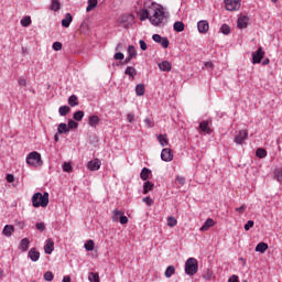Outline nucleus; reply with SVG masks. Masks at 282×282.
<instances>
[{
	"label": "nucleus",
	"mask_w": 282,
	"mask_h": 282,
	"mask_svg": "<svg viewBox=\"0 0 282 282\" xmlns=\"http://www.w3.org/2000/svg\"><path fill=\"white\" fill-rule=\"evenodd\" d=\"M35 228L40 232H45V230H47V228L45 227V223H36L35 224Z\"/></svg>",
	"instance_id": "46"
},
{
	"label": "nucleus",
	"mask_w": 282,
	"mask_h": 282,
	"mask_svg": "<svg viewBox=\"0 0 282 282\" xmlns=\"http://www.w3.org/2000/svg\"><path fill=\"white\" fill-rule=\"evenodd\" d=\"M50 10H52L53 12H58V10H61V1L52 0Z\"/></svg>",
	"instance_id": "29"
},
{
	"label": "nucleus",
	"mask_w": 282,
	"mask_h": 282,
	"mask_svg": "<svg viewBox=\"0 0 282 282\" xmlns=\"http://www.w3.org/2000/svg\"><path fill=\"white\" fill-rule=\"evenodd\" d=\"M254 227V220H248L245 225V230H250V228Z\"/></svg>",
	"instance_id": "52"
},
{
	"label": "nucleus",
	"mask_w": 282,
	"mask_h": 282,
	"mask_svg": "<svg viewBox=\"0 0 282 282\" xmlns=\"http://www.w3.org/2000/svg\"><path fill=\"white\" fill-rule=\"evenodd\" d=\"M18 83H19V85H20L21 87H25V85H28V82L25 80V78H20V79L18 80Z\"/></svg>",
	"instance_id": "63"
},
{
	"label": "nucleus",
	"mask_w": 282,
	"mask_h": 282,
	"mask_svg": "<svg viewBox=\"0 0 282 282\" xmlns=\"http://www.w3.org/2000/svg\"><path fill=\"white\" fill-rule=\"evenodd\" d=\"M126 76H130V78H135L138 76V70L133 66H128L124 70Z\"/></svg>",
	"instance_id": "21"
},
{
	"label": "nucleus",
	"mask_w": 282,
	"mask_h": 282,
	"mask_svg": "<svg viewBox=\"0 0 282 282\" xmlns=\"http://www.w3.org/2000/svg\"><path fill=\"white\" fill-rule=\"evenodd\" d=\"M248 140V131L247 130H240L238 134L235 137L234 142L236 144H243Z\"/></svg>",
	"instance_id": "9"
},
{
	"label": "nucleus",
	"mask_w": 282,
	"mask_h": 282,
	"mask_svg": "<svg viewBox=\"0 0 282 282\" xmlns=\"http://www.w3.org/2000/svg\"><path fill=\"white\" fill-rule=\"evenodd\" d=\"M26 164L33 166L34 169L42 166L43 161L41 160V153L33 151L26 156Z\"/></svg>",
	"instance_id": "3"
},
{
	"label": "nucleus",
	"mask_w": 282,
	"mask_h": 282,
	"mask_svg": "<svg viewBox=\"0 0 282 282\" xmlns=\"http://www.w3.org/2000/svg\"><path fill=\"white\" fill-rule=\"evenodd\" d=\"M150 191H153V183L151 181H147L143 184V195H147Z\"/></svg>",
	"instance_id": "28"
},
{
	"label": "nucleus",
	"mask_w": 282,
	"mask_h": 282,
	"mask_svg": "<svg viewBox=\"0 0 282 282\" xmlns=\"http://www.w3.org/2000/svg\"><path fill=\"white\" fill-rule=\"evenodd\" d=\"M112 215V221H119L121 225L129 224V218L124 216V212L113 209Z\"/></svg>",
	"instance_id": "6"
},
{
	"label": "nucleus",
	"mask_w": 282,
	"mask_h": 282,
	"mask_svg": "<svg viewBox=\"0 0 282 282\" xmlns=\"http://www.w3.org/2000/svg\"><path fill=\"white\" fill-rule=\"evenodd\" d=\"M67 127H68V129H78V122H76L74 120H69Z\"/></svg>",
	"instance_id": "51"
},
{
	"label": "nucleus",
	"mask_w": 282,
	"mask_h": 282,
	"mask_svg": "<svg viewBox=\"0 0 282 282\" xmlns=\"http://www.w3.org/2000/svg\"><path fill=\"white\" fill-rule=\"evenodd\" d=\"M256 155L257 158H259L260 160H263V158H268V151L263 148H258L256 150Z\"/></svg>",
	"instance_id": "24"
},
{
	"label": "nucleus",
	"mask_w": 282,
	"mask_h": 282,
	"mask_svg": "<svg viewBox=\"0 0 282 282\" xmlns=\"http://www.w3.org/2000/svg\"><path fill=\"white\" fill-rule=\"evenodd\" d=\"M53 50H54L55 52H61V50H63V43H61V42H54V43H53Z\"/></svg>",
	"instance_id": "49"
},
{
	"label": "nucleus",
	"mask_w": 282,
	"mask_h": 282,
	"mask_svg": "<svg viewBox=\"0 0 282 282\" xmlns=\"http://www.w3.org/2000/svg\"><path fill=\"white\" fill-rule=\"evenodd\" d=\"M69 111H72V109L69 108V106H62L58 109V113L59 116H67V113H69Z\"/></svg>",
	"instance_id": "39"
},
{
	"label": "nucleus",
	"mask_w": 282,
	"mask_h": 282,
	"mask_svg": "<svg viewBox=\"0 0 282 282\" xmlns=\"http://www.w3.org/2000/svg\"><path fill=\"white\" fill-rule=\"evenodd\" d=\"M134 19L135 17H133V14L126 13L118 19V24L120 25V28H131V25H133Z\"/></svg>",
	"instance_id": "5"
},
{
	"label": "nucleus",
	"mask_w": 282,
	"mask_h": 282,
	"mask_svg": "<svg viewBox=\"0 0 282 282\" xmlns=\"http://www.w3.org/2000/svg\"><path fill=\"white\" fill-rule=\"evenodd\" d=\"M94 240H88L85 245L84 248L85 250H87L88 252H91L94 250Z\"/></svg>",
	"instance_id": "43"
},
{
	"label": "nucleus",
	"mask_w": 282,
	"mask_h": 282,
	"mask_svg": "<svg viewBox=\"0 0 282 282\" xmlns=\"http://www.w3.org/2000/svg\"><path fill=\"white\" fill-rule=\"evenodd\" d=\"M143 203L147 204V206H153V199L149 196L143 198Z\"/></svg>",
	"instance_id": "56"
},
{
	"label": "nucleus",
	"mask_w": 282,
	"mask_h": 282,
	"mask_svg": "<svg viewBox=\"0 0 282 282\" xmlns=\"http://www.w3.org/2000/svg\"><path fill=\"white\" fill-rule=\"evenodd\" d=\"M159 69H161V72H171V69H172L171 62L163 61V62L159 63Z\"/></svg>",
	"instance_id": "19"
},
{
	"label": "nucleus",
	"mask_w": 282,
	"mask_h": 282,
	"mask_svg": "<svg viewBox=\"0 0 282 282\" xmlns=\"http://www.w3.org/2000/svg\"><path fill=\"white\" fill-rule=\"evenodd\" d=\"M63 171H64V173H72V171H73L72 164L64 163Z\"/></svg>",
	"instance_id": "50"
},
{
	"label": "nucleus",
	"mask_w": 282,
	"mask_h": 282,
	"mask_svg": "<svg viewBox=\"0 0 282 282\" xmlns=\"http://www.w3.org/2000/svg\"><path fill=\"white\" fill-rule=\"evenodd\" d=\"M44 252L45 254H52L54 252V240L52 238L45 240Z\"/></svg>",
	"instance_id": "14"
},
{
	"label": "nucleus",
	"mask_w": 282,
	"mask_h": 282,
	"mask_svg": "<svg viewBox=\"0 0 282 282\" xmlns=\"http://www.w3.org/2000/svg\"><path fill=\"white\" fill-rule=\"evenodd\" d=\"M102 162L99 159L91 160L87 163L88 171H99Z\"/></svg>",
	"instance_id": "12"
},
{
	"label": "nucleus",
	"mask_w": 282,
	"mask_h": 282,
	"mask_svg": "<svg viewBox=\"0 0 282 282\" xmlns=\"http://www.w3.org/2000/svg\"><path fill=\"white\" fill-rule=\"evenodd\" d=\"M63 282H72V278L69 275H65L63 278Z\"/></svg>",
	"instance_id": "64"
},
{
	"label": "nucleus",
	"mask_w": 282,
	"mask_h": 282,
	"mask_svg": "<svg viewBox=\"0 0 282 282\" xmlns=\"http://www.w3.org/2000/svg\"><path fill=\"white\" fill-rule=\"evenodd\" d=\"M246 205H241L240 207H236V213H239L240 215H243L246 213Z\"/></svg>",
	"instance_id": "58"
},
{
	"label": "nucleus",
	"mask_w": 282,
	"mask_h": 282,
	"mask_svg": "<svg viewBox=\"0 0 282 282\" xmlns=\"http://www.w3.org/2000/svg\"><path fill=\"white\" fill-rule=\"evenodd\" d=\"M160 44L162 45V47L164 50H166V48H169V45H171V42L169 41V37H163V39H161Z\"/></svg>",
	"instance_id": "47"
},
{
	"label": "nucleus",
	"mask_w": 282,
	"mask_h": 282,
	"mask_svg": "<svg viewBox=\"0 0 282 282\" xmlns=\"http://www.w3.org/2000/svg\"><path fill=\"white\" fill-rule=\"evenodd\" d=\"M167 226L170 228H175V226H177V219L173 216L167 217Z\"/></svg>",
	"instance_id": "41"
},
{
	"label": "nucleus",
	"mask_w": 282,
	"mask_h": 282,
	"mask_svg": "<svg viewBox=\"0 0 282 282\" xmlns=\"http://www.w3.org/2000/svg\"><path fill=\"white\" fill-rule=\"evenodd\" d=\"M161 160L163 162H173V151L169 148H165L161 151Z\"/></svg>",
	"instance_id": "10"
},
{
	"label": "nucleus",
	"mask_w": 282,
	"mask_h": 282,
	"mask_svg": "<svg viewBox=\"0 0 282 282\" xmlns=\"http://www.w3.org/2000/svg\"><path fill=\"white\" fill-rule=\"evenodd\" d=\"M199 129L203 133H210V127L208 126V121H202L199 123Z\"/></svg>",
	"instance_id": "31"
},
{
	"label": "nucleus",
	"mask_w": 282,
	"mask_h": 282,
	"mask_svg": "<svg viewBox=\"0 0 282 282\" xmlns=\"http://www.w3.org/2000/svg\"><path fill=\"white\" fill-rule=\"evenodd\" d=\"M96 6H98V0H88V6L86 8V12H91V10H94V8H96Z\"/></svg>",
	"instance_id": "38"
},
{
	"label": "nucleus",
	"mask_w": 282,
	"mask_h": 282,
	"mask_svg": "<svg viewBox=\"0 0 282 282\" xmlns=\"http://www.w3.org/2000/svg\"><path fill=\"white\" fill-rule=\"evenodd\" d=\"M248 21H250V18H248V15H242V17L238 18L237 25H238L239 30H243V29L248 28Z\"/></svg>",
	"instance_id": "15"
},
{
	"label": "nucleus",
	"mask_w": 282,
	"mask_h": 282,
	"mask_svg": "<svg viewBox=\"0 0 282 282\" xmlns=\"http://www.w3.org/2000/svg\"><path fill=\"white\" fill-rule=\"evenodd\" d=\"M68 105L70 107H78V97L76 95H72L69 98H68Z\"/></svg>",
	"instance_id": "33"
},
{
	"label": "nucleus",
	"mask_w": 282,
	"mask_h": 282,
	"mask_svg": "<svg viewBox=\"0 0 282 282\" xmlns=\"http://www.w3.org/2000/svg\"><path fill=\"white\" fill-rule=\"evenodd\" d=\"M113 58H115V61H123L124 59V54L121 53V52L116 53Z\"/></svg>",
	"instance_id": "55"
},
{
	"label": "nucleus",
	"mask_w": 282,
	"mask_h": 282,
	"mask_svg": "<svg viewBox=\"0 0 282 282\" xmlns=\"http://www.w3.org/2000/svg\"><path fill=\"white\" fill-rule=\"evenodd\" d=\"M28 248H30V239L23 238L20 241L19 250H21V252H28Z\"/></svg>",
	"instance_id": "17"
},
{
	"label": "nucleus",
	"mask_w": 282,
	"mask_h": 282,
	"mask_svg": "<svg viewBox=\"0 0 282 282\" xmlns=\"http://www.w3.org/2000/svg\"><path fill=\"white\" fill-rule=\"evenodd\" d=\"M29 259H31L34 263L41 259V252L36 250V248H31L28 253Z\"/></svg>",
	"instance_id": "13"
},
{
	"label": "nucleus",
	"mask_w": 282,
	"mask_h": 282,
	"mask_svg": "<svg viewBox=\"0 0 282 282\" xmlns=\"http://www.w3.org/2000/svg\"><path fill=\"white\" fill-rule=\"evenodd\" d=\"M225 6L226 10L234 12L235 10H239V8H241V0H226Z\"/></svg>",
	"instance_id": "8"
},
{
	"label": "nucleus",
	"mask_w": 282,
	"mask_h": 282,
	"mask_svg": "<svg viewBox=\"0 0 282 282\" xmlns=\"http://www.w3.org/2000/svg\"><path fill=\"white\" fill-rule=\"evenodd\" d=\"M139 17L140 21H147L148 19L151 25L160 28L166 21V11L161 4L148 0L144 2L143 9L140 10Z\"/></svg>",
	"instance_id": "1"
},
{
	"label": "nucleus",
	"mask_w": 282,
	"mask_h": 282,
	"mask_svg": "<svg viewBox=\"0 0 282 282\" xmlns=\"http://www.w3.org/2000/svg\"><path fill=\"white\" fill-rule=\"evenodd\" d=\"M32 204L34 208H46L47 204H50V194L47 192L44 194L35 193L32 196Z\"/></svg>",
	"instance_id": "2"
},
{
	"label": "nucleus",
	"mask_w": 282,
	"mask_h": 282,
	"mask_svg": "<svg viewBox=\"0 0 282 282\" xmlns=\"http://www.w3.org/2000/svg\"><path fill=\"white\" fill-rule=\"evenodd\" d=\"M173 274H175V267L173 265H169L165 270V276L166 279H171V276H173Z\"/></svg>",
	"instance_id": "37"
},
{
	"label": "nucleus",
	"mask_w": 282,
	"mask_h": 282,
	"mask_svg": "<svg viewBox=\"0 0 282 282\" xmlns=\"http://www.w3.org/2000/svg\"><path fill=\"white\" fill-rule=\"evenodd\" d=\"M263 56H265V51H263V47L259 46L258 50L252 53V64L259 65V63L263 61Z\"/></svg>",
	"instance_id": "7"
},
{
	"label": "nucleus",
	"mask_w": 282,
	"mask_h": 282,
	"mask_svg": "<svg viewBox=\"0 0 282 282\" xmlns=\"http://www.w3.org/2000/svg\"><path fill=\"white\" fill-rule=\"evenodd\" d=\"M139 45L142 50V52H147V42H144V40H140Z\"/></svg>",
	"instance_id": "59"
},
{
	"label": "nucleus",
	"mask_w": 282,
	"mask_h": 282,
	"mask_svg": "<svg viewBox=\"0 0 282 282\" xmlns=\"http://www.w3.org/2000/svg\"><path fill=\"white\" fill-rule=\"evenodd\" d=\"M265 250H268V243H265V242H259L256 246V252H261V254H263L265 252Z\"/></svg>",
	"instance_id": "26"
},
{
	"label": "nucleus",
	"mask_w": 282,
	"mask_h": 282,
	"mask_svg": "<svg viewBox=\"0 0 282 282\" xmlns=\"http://www.w3.org/2000/svg\"><path fill=\"white\" fill-rule=\"evenodd\" d=\"M273 175H274V178L278 181V182H282V170L281 169H275L273 171Z\"/></svg>",
	"instance_id": "42"
},
{
	"label": "nucleus",
	"mask_w": 282,
	"mask_h": 282,
	"mask_svg": "<svg viewBox=\"0 0 282 282\" xmlns=\"http://www.w3.org/2000/svg\"><path fill=\"white\" fill-rule=\"evenodd\" d=\"M127 120H128V122H133V120H135V113H133V112L128 113Z\"/></svg>",
	"instance_id": "60"
},
{
	"label": "nucleus",
	"mask_w": 282,
	"mask_h": 282,
	"mask_svg": "<svg viewBox=\"0 0 282 282\" xmlns=\"http://www.w3.org/2000/svg\"><path fill=\"white\" fill-rule=\"evenodd\" d=\"M228 282H239V276L237 274H234L228 279Z\"/></svg>",
	"instance_id": "62"
},
{
	"label": "nucleus",
	"mask_w": 282,
	"mask_h": 282,
	"mask_svg": "<svg viewBox=\"0 0 282 282\" xmlns=\"http://www.w3.org/2000/svg\"><path fill=\"white\" fill-rule=\"evenodd\" d=\"M197 30L200 34H206L210 30V24L206 20H200L197 22Z\"/></svg>",
	"instance_id": "11"
},
{
	"label": "nucleus",
	"mask_w": 282,
	"mask_h": 282,
	"mask_svg": "<svg viewBox=\"0 0 282 282\" xmlns=\"http://www.w3.org/2000/svg\"><path fill=\"white\" fill-rule=\"evenodd\" d=\"M15 226L20 230H23V228H25V221H23V220H15Z\"/></svg>",
	"instance_id": "53"
},
{
	"label": "nucleus",
	"mask_w": 282,
	"mask_h": 282,
	"mask_svg": "<svg viewBox=\"0 0 282 282\" xmlns=\"http://www.w3.org/2000/svg\"><path fill=\"white\" fill-rule=\"evenodd\" d=\"M88 281L89 282H100V275L97 272L88 273Z\"/></svg>",
	"instance_id": "30"
},
{
	"label": "nucleus",
	"mask_w": 282,
	"mask_h": 282,
	"mask_svg": "<svg viewBox=\"0 0 282 282\" xmlns=\"http://www.w3.org/2000/svg\"><path fill=\"white\" fill-rule=\"evenodd\" d=\"M88 124L93 129H96V127H98V124H100V118L98 116H96V115L90 116L88 118Z\"/></svg>",
	"instance_id": "16"
},
{
	"label": "nucleus",
	"mask_w": 282,
	"mask_h": 282,
	"mask_svg": "<svg viewBox=\"0 0 282 282\" xmlns=\"http://www.w3.org/2000/svg\"><path fill=\"white\" fill-rule=\"evenodd\" d=\"M149 175H151V170H149V167H143L140 173L141 180H143V182H147L149 180Z\"/></svg>",
	"instance_id": "22"
},
{
	"label": "nucleus",
	"mask_w": 282,
	"mask_h": 282,
	"mask_svg": "<svg viewBox=\"0 0 282 282\" xmlns=\"http://www.w3.org/2000/svg\"><path fill=\"white\" fill-rule=\"evenodd\" d=\"M57 133H59V134L69 133L67 123H59L57 127Z\"/></svg>",
	"instance_id": "27"
},
{
	"label": "nucleus",
	"mask_w": 282,
	"mask_h": 282,
	"mask_svg": "<svg viewBox=\"0 0 282 282\" xmlns=\"http://www.w3.org/2000/svg\"><path fill=\"white\" fill-rule=\"evenodd\" d=\"M173 28H174V32H184L185 25H184V22H182V21H176V22L174 23Z\"/></svg>",
	"instance_id": "32"
},
{
	"label": "nucleus",
	"mask_w": 282,
	"mask_h": 282,
	"mask_svg": "<svg viewBox=\"0 0 282 282\" xmlns=\"http://www.w3.org/2000/svg\"><path fill=\"white\" fill-rule=\"evenodd\" d=\"M176 182L177 184H180V186H184V184H186V178H184L183 176H177Z\"/></svg>",
	"instance_id": "57"
},
{
	"label": "nucleus",
	"mask_w": 282,
	"mask_h": 282,
	"mask_svg": "<svg viewBox=\"0 0 282 282\" xmlns=\"http://www.w3.org/2000/svg\"><path fill=\"white\" fill-rule=\"evenodd\" d=\"M135 94H137V96H142L144 94L143 84H139V85L135 86Z\"/></svg>",
	"instance_id": "44"
},
{
	"label": "nucleus",
	"mask_w": 282,
	"mask_h": 282,
	"mask_svg": "<svg viewBox=\"0 0 282 282\" xmlns=\"http://www.w3.org/2000/svg\"><path fill=\"white\" fill-rule=\"evenodd\" d=\"M213 226H215V220H213L212 218H208L204 225L200 227V230L206 231L208 230V228H213Z\"/></svg>",
	"instance_id": "23"
},
{
	"label": "nucleus",
	"mask_w": 282,
	"mask_h": 282,
	"mask_svg": "<svg viewBox=\"0 0 282 282\" xmlns=\"http://www.w3.org/2000/svg\"><path fill=\"white\" fill-rule=\"evenodd\" d=\"M74 120H76V122H80V120H83V118H85V112L83 110L76 111L73 115Z\"/></svg>",
	"instance_id": "35"
},
{
	"label": "nucleus",
	"mask_w": 282,
	"mask_h": 282,
	"mask_svg": "<svg viewBox=\"0 0 282 282\" xmlns=\"http://www.w3.org/2000/svg\"><path fill=\"white\" fill-rule=\"evenodd\" d=\"M14 232V226L12 225H6L2 229V235H4V237H12Z\"/></svg>",
	"instance_id": "20"
},
{
	"label": "nucleus",
	"mask_w": 282,
	"mask_h": 282,
	"mask_svg": "<svg viewBox=\"0 0 282 282\" xmlns=\"http://www.w3.org/2000/svg\"><path fill=\"white\" fill-rule=\"evenodd\" d=\"M197 259L188 258L185 262V274H188V276H195V274H197Z\"/></svg>",
	"instance_id": "4"
},
{
	"label": "nucleus",
	"mask_w": 282,
	"mask_h": 282,
	"mask_svg": "<svg viewBox=\"0 0 282 282\" xmlns=\"http://www.w3.org/2000/svg\"><path fill=\"white\" fill-rule=\"evenodd\" d=\"M72 21H74L72 13H66L65 18L62 20V26L69 28V25H72Z\"/></svg>",
	"instance_id": "18"
},
{
	"label": "nucleus",
	"mask_w": 282,
	"mask_h": 282,
	"mask_svg": "<svg viewBox=\"0 0 282 282\" xmlns=\"http://www.w3.org/2000/svg\"><path fill=\"white\" fill-rule=\"evenodd\" d=\"M158 140L161 147H166L169 144V139H166V134H159Z\"/></svg>",
	"instance_id": "34"
},
{
	"label": "nucleus",
	"mask_w": 282,
	"mask_h": 282,
	"mask_svg": "<svg viewBox=\"0 0 282 282\" xmlns=\"http://www.w3.org/2000/svg\"><path fill=\"white\" fill-rule=\"evenodd\" d=\"M6 180L9 184H12L14 182V174H7Z\"/></svg>",
	"instance_id": "61"
},
{
	"label": "nucleus",
	"mask_w": 282,
	"mask_h": 282,
	"mask_svg": "<svg viewBox=\"0 0 282 282\" xmlns=\"http://www.w3.org/2000/svg\"><path fill=\"white\" fill-rule=\"evenodd\" d=\"M44 281H48V282L54 281V273H52V271H46L44 273Z\"/></svg>",
	"instance_id": "45"
},
{
	"label": "nucleus",
	"mask_w": 282,
	"mask_h": 282,
	"mask_svg": "<svg viewBox=\"0 0 282 282\" xmlns=\"http://www.w3.org/2000/svg\"><path fill=\"white\" fill-rule=\"evenodd\" d=\"M22 28H30L32 25V18L30 17H23L20 21Z\"/></svg>",
	"instance_id": "25"
},
{
	"label": "nucleus",
	"mask_w": 282,
	"mask_h": 282,
	"mask_svg": "<svg viewBox=\"0 0 282 282\" xmlns=\"http://www.w3.org/2000/svg\"><path fill=\"white\" fill-rule=\"evenodd\" d=\"M220 31L223 32V34L228 35L230 34V26L228 24H223L220 26Z\"/></svg>",
	"instance_id": "48"
},
{
	"label": "nucleus",
	"mask_w": 282,
	"mask_h": 282,
	"mask_svg": "<svg viewBox=\"0 0 282 282\" xmlns=\"http://www.w3.org/2000/svg\"><path fill=\"white\" fill-rule=\"evenodd\" d=\"M162 35L160 34H153L152 35V40L154 41V43H162Z\"/></svg>",
	"instance_id": "54"
},
{
	"label": "nucleus",
	"mask_w": 282,
	"mask_h": 282,
	"mask_svg": "<svg viewBox=\"0 0 282 282\" xmlns=\"http://www.w3.org/2000/svg\"><path fill=\"white\" fill-rule=\"evenodd\" d=\"M128 56L130 58H135V56H138V52L135 51V46H133V45L128 46Z\"/></svg>",
	"instance_id": "36"
},
{
	"label": "nucleus",
	"mask_w": 282,
	"mask_h": 282,
	"mask_svg": "<svg viewBox=\"0 0 282 282\" xmlns=\"http://www.w3.org/2000/svg\"><path fill=\"white\" fill-rule=\"evenodd\" d=\"M143 122L145 127H148V129H153V127H155V123L153 122V118L151 117H147Z\"/></svg>",
	"instance_id": "40"
}]
</instances>
